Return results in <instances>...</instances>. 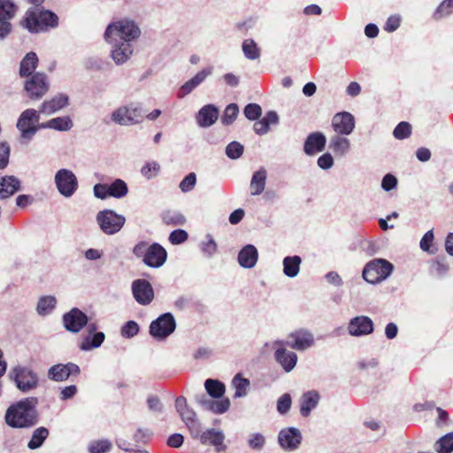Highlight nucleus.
Listing matches in <instances>:
<instances>
[{
    "label": "nucleus",
    "instance_id": "obj_1",
    "mask_svg": "<svg viewBox=\"0 0 453 453\" xmlns=\"http://www.w3.org/2000/svg\"><path fill=\"white\" fill-rule=\"evenodd\" d=\"M38 398L30 396L11 404L4 414V421L12 428L28 429L39 422Z\"/></svg>",
    "mask_w": 453,
    "mask_h": 453
},
{
    "label": "nucleus",
    "instance_id": "obj_2",
    "mask_svg": "<svg viewBox=\"0 0 453 453\" xmlns=\"http://www.w3.org/2000/svg\"><path fill=\"white\" fill-rule=\"evenodd\" d=\"M58 20L55 13L35 6L26 12L20 25L30 33L37 34L57 27Z\"/></svg>",
    "mask_w": 453,
    "mask_h": 453
},
{
    "label": "nucleus",
    "instance_id": "obj_3",
    "mask_svg": "<svg viewBox=\"0 0 453 453\" xmlns=\"http://www.w3.org/2000/svg\"><path fill=\"white\" fill-rule=\"evenodd\" d=\"M136 257H142L143 263L153 268L162 266L167 257L166 250L158 243L148 245L145 242H138L133 249Z\"/></svg>",
    "mask_w": 453,
    "mask_h": 453
},
{
    "label": "nucleus",
    "instance_id": "obj_4",
    "mask_svg": "<svg viewBox=\"0 0 453 453\" xmlns=\"http://www.w3.org/2000/svg\"><path fill=\"white\" fill-rule=\"evenodd\" d=\"M111 121L119 126H134L143 121L142 106L137 103H130L114 109L110 116Z\"/></svg>",
    "mask_w": 453,
    "mask_h": 453
},
{
    "label": "nucleus",
    "instance_id": "obj_5",
    "mask_svg": "<svg viewBox=\"0 0 453 453\" xmlns=\"http://www.w3.org/2000/svg\"><path fill=\"white\" fill-rule=\"evenodd\" d=\"M393 270L394 265L388 260L375 258L365 265L362 276L368 283L376 284L386 280Z\"/></svg>",
    "mask_w": 453,
    "mask_h": 453
},
{
    "label": "nucleus",
    "instance_id": "obj_6",
    "mask_svg": "<svg viewBox=\"0 0 453 453\" xmlns=\"http://www.w3.org/2000/svg\"><path fill=\"white\" fill-rule=\"evenodd\" d=\"M141 35L138 26L130 19H121L108 25L104 37H117L123 42H128L137 39Z\"/></svg>",
    "mask_w": 453,
    "mask_h": 453
},
{
    "label": "nucleus",
    "instance_id": "obj_7",
    "mask_svg": "<svg viewBox=\"0 0 453 453\" xmlns=\"http://www.w3.org/2000/svg\"><path fill=\"white\" fill-rule=\"evenodd\" d=\"M11 378L22 393H29L39 385V378L35 372L27 366L18 365L11 372Z\"/></svg>",
    "mask_w": 453,
    "mask_h": 453
},
{
    "label": "nucleus",
    "instance_id": "obj_8",
    "mask_svg": "<svg viewBox=\"0 0 453 453\" xmlns=\"http://www.w3.org/2000/svg\"><path fill=\"white\" fill-rule=\"evenodd\" d=\"M40 119V111L27 109L19 116L17 122V128L20 132V137L27 142L31 141L36 132L41 129L37 125Z\"/></svg>",
    "mask_w": 453,
    "mask_h": 453
},
{
    "label": "nucleus",
    "instance_id": "obj_9",
    "mask_svg": "<svg viewBox=\"0 0 453 453\" xmlns=\"http://www.w3.org/2000/svg\"><path fill=\"white\" fill-rule=\"evenodd\" d=\"M96 220L102 232L111 235L121 230L125 225L126 218L113 210H103L96 214Z\"/></svg>",
    "mask_w": 453,
    "mask_h": 453
},
{
    "label": "nucleus",
    "instance_id": "obj_10",
    "mask_svg": "<svg viewBox=\"0 0 453 453\" xmlns=\"http://www.w3.org/2000/svg\"><path fill=\"white\" fill-rule=\"evenodd\" d=\"M50 89V81L44 73L37 72L27 77L24 82V90L31 100L42 98Z\"/></svg>",
    "mask_w": 453,
    "mask_h": 453
},
{
    "label": "nucleus",
    "instance_id": "obj_11",
    "mask_svg": "<svg viewBox=\"0 0 453 453\" xmlns=\"http://www.w3.org/2000/svg\"><path fill=\"white\" fill-rule=\"evenodd\" d=\"M176 328V321L170 312L160 315L150 325V334L157 341L165 340Z\"/></svg>",
    "mask_w": 453,
    "mask_h": 453
},
{
    "label": "nucleus",
    "instance_id": "obj_12",
    "mask_svg": "<svg viewBox=\"0 0 453 453\" xmlns=\"http://www.w3.org/2000/svg\"><path fill=\"white\" fill-rule=\"evenodd\" d=\"M175 408L180 414L182 421L186 424L192 437H196L199 434V426L201 423L196 418V413L191 409L184 396L177 397L175 401Z\"/></svg>",
    "mask_w": 453,
    "mask_h": 453
},
{
    "label": "nucleus",
    "instance_id": "obj_13",
    "mask_svg": "<svg viewBox=\"0 0 453 453\" xmlns=\"http://www.w3.org/2000/svg\"><path fill=\"white\" fill-rule=\"evenodd\" d=\"M54 180L58 191L65 197H71L78 189L77 177L71 170H58Z\"/></svg>",
    "mask_w": 453,
    "mask_h": 453
},
{
    "label": "nucleus",
    "instance_id": "obj_14",
    "mask_svg": "<svg viewBox=\"0 0 453 453\" xmlns=\"http://www.w3.org/2000/svg\"><path fill=\"white\" fill-rule=\"evenodd\" d=\"M111 44V57L116 65L126 63L133 55V46L128 42H123L117 37H104Z\"/></svg>",
    "mask_w": 453,
    "mask_h": 453
},
{
    "label": "nucleus",
    "instance_id": "obj_15",
    "mask_svg": "<svg viewBox=\"0 0 453 453\" xmlns=\"http://www.w3.org/2000/svg\"><path fill=\"white\" fill-rule=\"evenodd\" d=\"M86 326V334L82 336L79 348L83 351H89L102 345L105 340V334L103 332H96L98 326L96 322H88Z\"/></svg>",
    "mask_w": 453,
    "mask_h": 453
},
{
    "label": "nucleus",
    "instance_id": "obj_16",
    "mask_svg": "<svg viewBox=\"0 0 453 453\" xmlns=\"http://www.w3.org/2000/svg\"><path fill=\"white\" fill-rule=\"evenodd\" d=\"M285 345H287L285 342L280 340L273 342V348L275 349L274 357L282 369L286 372H289L296 365L297 356L295 352L288 350Z\"/></svg>",
    "mask_w": 453,
    "mask_h": 453
},
{
    "label": "nucleus",
    "instance_id": "obj_17",
    "mask_svg": "<svg viewBox=\"0 0 453 453\" xmlns=\"http://www.w3.org/2000/svg\"><path fill=\"white\" fill-rule=\"evenodd\" d=\"M88 316L78 308H73L63 316L65 328L71 333H79L88 324Z\"/></svg>",
    "mask_w": 453,
    "mask_h": 453
},
{
    "label": "nucleus",
    "instance_id": "obj_18",
    "mask_svg": "<svg viewBox=\"0 0 453 453\" xmlns=\"http://www.w3.org/2000/svg\"><path fill=\"white\" fill-rule=\"evenodd\" d=\"M285 343L291 349L302 351L314 344V337L310 331L298 329L289 334L288 342H285Z\"/></svg>",
    "mask_w": 453,
    "mask_h": 453
},
{
    "label": "nucleus",
    "instance_id": "obj_19",
    "mask_svg": "<svg viewBox=\"0 0 453 453\" xmlns=\"http://www.w3.org/2000/svg\"><path fill=\"white\" fill-rule=\"evenodd\" d=\"M194 439H199L203 445L215 447L217 452L225 451L226 446L224 444L225 434L222 431L214 428L202 432V425L199 426V434Z\"/></svg>",
    "mask_w": 453,
    "mask_h": 453
},
{
    "label": "nucleus",
    "instance_id": "obj_20",
    "mask_svg": "<svg viewBox=\"0 0 453 453\" xmlns=\"http://www.w3.org/2000/svg\"><path fill=\"white\" fill-rule=\"evenodd\" d=\"M132 292L135 301L142 305L150 304L154 298V290L151 284L143 279L133 281Z\"/></svg>",
    "mask_w": 453,
    "mask_h": 453
},
{
    "label": "nucleus",
    "instance_id": "obj_21",
    "mask_svg": "<svg viewBox=\"0 0 453 453\" xmlns=\"http://www.w3.org/2000/svg\"><path fill=\"white\" fill-rule=\"evenodd\" d=\"M332 127L337 134L349 135L355 128V118L347 111L336 113L333 117Z\"/></svg>",
    "mask_w": 453,
    "mask_h": 453
},
{
    "label": "nucleus",
    "instance_id": "obj_22",
    "mask_svg": "<svg viewBox=\"0 0 453 453\" xmlns=\"http://www.w3.org/2000/svg\"><path fill=\"white\" fill-rule=\"evenodd\" d=\"M279 444L286 450H295L301 444L302 434L296 427L284 428L280 431L278 436Z\"/></svg>",
    "mask_w": 453,
    "mask_h": 453
},
{
    "label": "nucleus",
    "instance_id": "obj_23",
    "mask_svg": "<svg viewBox=\"0 0 453 453\" xmlns=\"http://www.w3.org/2000/svg\"><path fill=\"white\" fill-rule=\"evenodd\" d=\"M348 331L350 335L362 336L373 331V322L366 316H357L350 319Z\"/></svg>",
    "mask_w": 453,
    "mask_h": 453
},
{
    "label": "nucleus",
    "instance_id": "obj_24",
    "mask_svg": "<svg viewBox=\"0 0 453 453\" xmlns=\"http://www.w3.org/2000/svg\"><path fill=\"white\" fill-rule=\"evenodd\" d=\"M213 72L212 66H207L199 71L193 78L187 81L180 88L178 97L182 98L191 93L195 88L201 85L208 76Z\"/></svg>",
    "mask_w": 453,
    "mask_h": 453
},
{
    "label": "nucleus",
    "instance_id": "obj_25",
    "mask_svg": "<svg viewBox=\"0 0 453 453\" xmlns=\"http://www.w3.org/2000/svg\"><path fill=\"white\" fill-rule=\"evenodd\" d=\"M196 402L203 407L204 410L211 411L216 414L225 413L230 406V401L228 398H221L219 400L209 399L204 394L196 395Z\"/></svg>",
    "mask_w": 453,
    "mask_h": 453
},
{
    "label": "nucleus",
    "instance_id": "obj_26",
    "mask_svg": "<svg viewBox=\"0 0 453 453\" xmlns=\"http://www.w3.org/2000/svg\"><path fill=\"white\" fill-rule=\"evenodd\" d=\"M326 138L321 132H314L310 134L303 145L304 152L309 155H314L325 150Z\"/></svg>",
    "mask_w": 453,
    "mask_h": 453
},
{
    "label": "nucleus",
    "instance_id": "obj_27",
    "mask_svg": "<svg viewBox=\"0 0 453 453\" xmlns=\"http://www.w3.org/2000/svg\"><path fill=\"white\" fill-rule=\"evenodd\" d=\"M218 118L219 109L214 104H207L199 110L196 122L201 127H209L217 121Z\"/></svg>",
    "mask_w": 453,
    "mask_h": 453
},
{
    "label": "nucleus",
    "instance_id": "obj_28",
    "mask_svg": "<svg viewBox=\"0 0 453 453\" xmlns=\"http://www.w3.org/2000/svg\"><path fill=\"white\" fill-rule=\"evenodd\" d=\"M258 259V252L257 248L252 244L245 245L238 254L239 265L247 269L253 268Z\"/></svg>",
    "mask_w": 453,
    "mask_h": 453
},
{
    "label": "nucleus",
    "instance_id": "obj_29",
    "mask_svg": "<svg viewBox=\"0 0 453 453\" xmlns=\"http://www.w3.org/2000/svg\"><path fill=\"white\" fill-rule=\"evenodd\" d=\"M69 98L65 94H58L50 100L44 101L40 108V112L50 115L68 105Z\"/></svg>",
    "mask_w": 453,
    "mask_h": 453
},
{
    "label": "nucleus",
    "instance_id": "obj_30",
    "mask_svg": "<svg viewBox=\"0 0 453 453\" xmlns=\"http://www.w3.org/2000/svg\"><path fill=\"white\" fill-rule=\"evenodd\" d=\"M345 136L335 134L329 140V149L337 157H344L350 150V141Z\"/></svg>",
    "mask_w": 453,
    "mask_h": 453
},
{
    "label": "nucleus",
    "instance_id": "obj_31",
    "mask_svg": "<svg viewBox=\"0 0 453 453\" xmlns=\"http://www.w3.org/2000/svg\"><path fill=\"white\" fill-rule=\"evenodd\" d=\"M319 401V395L317 391L311 390L304 393L300 399V413L303 417H308L311 411L315 409Z\"/></svg>",
    "mask_w": 453,
    "mask_h": 453
},
{
    "label": "nucleus",
    "instance_id": "obj_32",
    "mask_svg": "<svg viewBox=\"0 0 453 453\" xmlns=\"http://www.w3.org/2000/svg\"><path fill=\"white\" fill-rule=\"evenodd\" d=\"M20 188V181L15 176L0 178V199L7 198L17 192Z\"/></svg>",
    "mask_w": 453,
    "mask_h": 453
},
{
    "label": "nucleus",
    "instance_id": "obj_33",
    "mask_svg": "<svg viewBox=\"0 0 453 453\" xmlns=\"http://www.w3.org/2000/svg\"><path fill=\"white\" fill-rule=\"evenodd\" d=\"M37 65V55L33 51L27 53L19 65V75L26 78L33 75Z\"/></svg>",
    "mask_w": 453,
    "mask_h": 453
},
{
    "label": "nucleus",
    "instance_id": "obj_34",
    "mask_svg": "<svg viewBox=\"0 0 453 453\" xmlns=\"http://www.w3.org/2000/svg\"><path fill=\"white\" fill-rule=\"evenodd\" d=\"M41 127L58 131H68L73 127V121L69 116L57 117L41 124Z\"/></svg>",
    "mask_w": 453,
    "mask_h": 453
},
{
    "label": "nucleus",
    "instance_id": "obj_35",
    "mask_svg": "<svg viewBox=\"0 0 453 453\" xmlns=\"http://www.w3.org/2000/svg\"><path fill=\"white\" fill-rule=\"evenodd\" d=\"M266 171L260 169L253 173L250 181V193L252 196L260 195L265 187Z\"/></svg>",
    "mask_w": 453,
    "mask_h": 453
},
{
    "label": "nucleus",
    "instance_id": "obj_36",
    "mask_svg": "<svg viewBox=\"0 0 453 453\" xmlns=\"http://www.w3.org/2000/svg\"><path fill=\"white\" fill-rule=\"evenodd\" d=\"M302 259L299 256L286 257L283 259V273L289 278L296 277L300 271Z\"/></svg>",
    "mask_w": 453,
    "mask_h": 453
},
{
    "label": "nucleus",
    "instance_id": "obj_37",
    "mask_svg": "<svg viewBox=\"0 0 453 453\" xmlns=\"http://www.w3.org/2000/svg\"><path fill=\"white\" fill-rule=\"evenodd\" d=\"M250 384L248 379L243 378L241 373H237L232 380V386L235 390L234 397L240 398L247 395Z\"/></svg>",
    "mask_w": 453,
    "mask_h": 453
},
{
    "label": "nucleus",
    "instance_id": "obj_38",
    "mask_svg": "<svg viewBox=\"0 0 453 453\" xmlns=\"http://www.w3.org/2000/svg\"><path fill=\"white\" fill-rule=\"evenodd\" d=\"M56 304L57 299L53 296H42L37 303L36 311L39 315L46 316L53 311Z\"/></svg>",
    "mask_w": 453,
    "mask_h": 453
},
{
    "label": "nucleus",
    "instance_id": "obj_39",
    "mask_svg": "<svg viewBox=\"0 0 453 453\" xmlns=\"http://www.w3.org/2000/svg\"><path fill=\"white\" fill-rule=\"evenodd\" d=\"M49 434V430L44 426H40L34 430L32 437L27 443L28 449H36L40 448L48 438Z\"/></svg>",
    "mask_w": 453,
    "mask_h": 453
},
{
    "label": "nucleus",
    "instance_id": "obj_40",
    "mask_svg": "<svg viewBox=\"0 0 453 453\" xmlns=\"http://www.w3.org/2000/svg\"><path fill=\"white\" fill-rule=\"evenodd\" d=\"M110 197L123 198L128 193L127 184L121 179H115L111 184H108Z\"/></svg>",
    "mask_w": 453,
    "mask_h": 453
},
{
    "label": "nucleus",
    "instance_id": "obj_41",
    "mask_svg": "<svg viewBox=\"0 0 453 453\" xmlns=\"http://www.w3.org/2000/svg\"><path fill=\"white\" fill-rule=\"evenodd\" d=\"M204 388L208 395L213 398H220L226 391L225 385L221 381L213 379H207L204 382Z\"/></svg>",
    "mask_w": 453,
    "mask_h": 453
},
{
    "label": "nucleus",
    "instance_id": "obj_42",
    "mask_svg": "<svg viewBox=\"0 0 453 453\" xmlns=\"http://www.w3.org/2000/svg\"><path fill=\"white\" fill-rule=\"evenodd\" d=\"M162 220L166 225L183 226L186 223V218L182 213L173 210H168L162 213Z\"/></svg>",
    "mask_w": 453,
    "mask_h": 453
},
{
    "label": "nucleus",
    "instance_id": "obj_43",
    "mask_svg": "<svg viewBox=\"0 0 453 453\" xmlns=\"http://www.w3.org/2000/svg\"><path fill=\"white\" fill-rule=\"evenodd\" d=\"M434 449L438 453L453 452V433L447 434L440 438L434 445Z\"/></svg>",
    "mask_w": 453,
    "mask_h": 453
},
{
    "label": "nucleus",
    "instance_id": "obj_44",
    "mask_svg": "<svg viewBox=\"0 0 453 453\" xmlns=\"http://www.w3.org/2000/svg\"><path fill=\"white\" fill-rule=\"evenodd\" d=\"M242 48L243 54L249 59L255 60L260 57V50L252 39L244 40Z\"/></svg>",
    "mask_w": 453,
    "mask_h": 453
},
{
    "label": "nucleus",
    "instance_id": "obj_45",
    "mask_svg": "<svg viewBox=\"0 0 453 453\" xmlns=\"http://www.w3.org/2000/svg\"><path fill=\"white\" fill-rule=\"evenodd\" d=\"M65 365L58 364L51 366L48 371V378L54 381H64L68 379Z\"/></svg>",
    "mask_w": 453,
    "mask_h": 453
},
{
    "label": "nucleus",
    "instance_id": "obj_46",
    "mask_svg": "<svg viewBox=\"0 0 453 453\" xmlns=\"http://www.w3.org/2000/svg\"><path fill=\"white\" fill-rule=\"evenodd\" d=\"M111 448L112 444L108 439H102L90 441L88 449L89 453H107Z\"/></svg>",
    "mask_w": 453,
    "mask_h": 453
},
{
    "label": "nucleus",
    "instance_id": "obj_47",
    "mask_svg": "<svg viewBox=\"0 0 453 453\" xmlns=\"http://www.w3.org/2000/svg\"><path fill=\"white\" fill-rule=\"evenodd\" d=\"M18 6L13 2H0V19L8 20L14 18Z\"/></svg>",
    "mask_w": 453,
    "mask_h": 453
},
{
    "label": "nucleus",
    "instance_id": "obj_48",
    "mask_svg": "<svg viewBox=\"0 0 453 453\" xmlns=\"http://www.w3.org/2000/svg\"><path fill=\"white\" fill-rule=\"evenodd\" d=\"M239 114V107L236 104H228L221 118V121L224 125H231Z\"/></svg>",
    "mask_w": 453,
    "mask_h": 453
},
{
    "label": "nucleus",
    "instance_id": "obj_49",
    "mask_svg": "<svg viewBox=\"0 0 453 453\" xmlns=\"http://www.w3.org/2000/svg\"><path fill=\"white\" fill-rule=\"evenodd\" d=\"M139 331V325L134 320H129L121 326L120 334L124 338L129 339L135 336Z\"/></svg>",
    "mask_w": 453,
    "mask_h": 453
},
{
    "label": "nucleus",
    "instance_id": "obj_50",
    "mask_svg": "<svg viewBox=\"0 0 453 453\" xmlns=\"http://www.w3.org/2000/svg\"><path fill=\"white\" fill-rule=\"evenodd\" d=\"M411 134V126L410 123L402 121L394 129L393 134L398 140L409 137Z\"/></svg>",
    "mask_w": 453,
    "mask_h": 453
},
{
    "label": "nucleus",
    "instance_id": "obj_51",
    "mask_svg": "<svg viewBox=\"0 0 453 453\" xmlns=\"http://www.w3.org/2000/svg\"><path fill=\"white\" fill-rule=\"evenodd\" d=\"M434 236L433 230L427 231L420 240L419 247L420 249L427 253L434 254L435 250L432 249V244L434 242Z\"/></svg>",
    "mask_w": 453,
    "mask_h": 453
},
{
    "label": "nucleus",
    "instance_id": "obj_52",
    "mask_svg": "<svg viewBox=\"0 0 453 453\" xmlns=\"http://www.w3.org/2000/svg\"><path fill=\"white\" fill-rule=\"evenodd\" d=\"M243 146L238 142H230L226 148V154L231 159L239 158L243 153Z\"/></svg>",
    "mask_w": 453,
    "mask_h": 453
},
{
    "label": "nucleus",
    "instance_id": "obj_53",
    "mask_svg": "<svg viewBox=\"0 0 453 453\" xmlns=\"http://www.w3.org/2000/svg\"><path fill=\"white\" fill-rule=\"evenodd\" d=\"M453 12V2H441L434 13L435 19H442Z\"/></svg>",
    "mask_w": 453,
    "mask_h": 453
},
{
    "label": "nucleus",
    "instance_id": "obj_54",
    "mask_svg": "<svg viewBox=\"0 0 453 453\" xmlns=\"http://www.w3.org/2000/svg\"><path fill=\"white\" fill-rule=\"evenodd\" d=\"M160 170V165L155 161L149 162L145 165L142 166L141 169L142 174L147 178L148 180H150L157 175L158 172Z\"/></svg>",
    "mask_w": 453,
    "mask_h": 453
},
{
    "label": "nucleus",
    "instance_id": "obj_55",
    "mask_svg": "<svg viewBox=\"0 0 453 453\" xmlns=\"http://www.w3.org/2000/svg\"><path fill=\"white\" fill-rule=\"evenodd\" d=\"M243 112L248 119L256 120L261 116L262 109L257 104H249L245 106Z\"/></svg>",
    "mask_w": 453,
    "mask_h": 453
},
{
    "label": "nucleus",
    "instance_id": "obj_56",
    "mask_svg": "<svg viewBox=\"0 0 453 453\" xmlns=\"http://www.w3.org/2000/svg\"><path fill=\"white\" fill-rule=\"evenodd\" d=\"M196 183V176L194 173H188L180 183L179 188L183 193L191 191Z\"/></svg>",
    "mask_w": 453,
    "mask_h": 453
},
{
    "label": "nucleus",
    "instance_id": "obj_57",
    "mask_svg": "<svg viewBox=\"0 0 453 453\" xmlns=\"http://www.w3.org/2000/svg\"><path fill=\"white\" fill-rule=\"evenodd\" d=\"M291 396L289 394L282 395L277 401V411L280 414H286L288 412L291 407Z\"/></svg>",
    "mask_w": 453,
    "mask_h": 453
},
{
    "label": "nucleus",
    "instance_id": "obj_58",
    "mask_svg": "<svg viewBox=\"0 0 453 453\" xmlns=\"http://www.w3.org/2000/svg\"><path fill=\"white\" fill-rule=\"evenodd\" d=\"M188 237V233L185 230L176 229L170 234L169 242L173 245H178L187 241Z\"/></svg>",
    "mask_w": 453,
    "mask_h": 453
},
{
    "label": "nucleus",
    "instance_id": "obj_59",
    "mask_svg": "<svg viewBox=\"0 0 453 453\" xmlns=\"http://www.w3.org/2000/svg\"><path fill=\"white\" fill-rule=\"evenodd\" d=\"M10 146L7 142H0V170L4 169L9 164Z\"/></svg>",
    "mask_w": 453,
    "mask_h": 453
},
{
    "label": "nucleus",
    "instance_id": "obj_60",
    "mask_svg": "<svg viewBox=\"0 0 453 453\" xmlns=\"http://www.w3.org/2000/svg\"><path fill=\"white\" fill-rule=\"evenodd\" d=\"M401 23V18L399 15H391L388 18L385 26L384 30L392 33L395 31L399 27Z\"/></svg>",
    "mask_w": 453,
    "mask_h": 453
},
{
    "label": "nucleus",
    "instance_id": "obj_61",
    "mask_svg": "<svg viewBox=\"0 0 453 453\" xmlns=\"http://www.w3.org/2000/svg\"><path fill=\"white\" fill-rule=\"evenodd\" d=\"M151 436L152 432L150 429L138 428L134 434V440L138 443H145Z\"/></svg>",
    "mask_w": 453,
    "mask_h": 453
},
{
    "label": "nucleus",
    "instance_id": "obj_62",
    "mask_svg": "<svg viewBox=\"0 0 453 453\" xmlns=\"http://www.w3.org/2000/svg\"><path fill=\"white\" fill-rule=\"evenodd\" d=\"M107 188H109L108 184H101V183L96 184L93 188L94 196L96 198H99L102 200H104V199L110 197L109 190Z\"/></svg>",
    "mask_w": 453,
    "mask_h": 453
},
{
    "label": "nucleus",
    "instance_id": "obj_63",
    "mask_svg": "<svg viewBox=\"0 0 453 453\" xmlns=\"http://www.w3.org/2000/svg\"><path fill=\"white\" fill-rule=\"evenodd\" d=\"M208 241L202 245V250L208 257H211L217 250V244L211 234L206 236Z\"/></svg>",
    "mask_w": 453,
    "mask_h": 453
},
{
    "label": "nucleus",
    "instance_id": "obj_64",
    "mask_svg": "<svg viewBox=\"0 0 453 453\" xmlns=\"http://www.w3.org/2000/svg\"><path fill=\"white\" fill-rule=\"evenodd\" d=\"M317 164L321 169L327 170L334 165V158L330 153H324L318 158Z\"/></svg>",
    "mask_w": 453,
    "mask_h": 453
}]
</instances>
